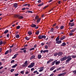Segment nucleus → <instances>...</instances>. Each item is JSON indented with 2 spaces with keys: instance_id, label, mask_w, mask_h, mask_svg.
I'll use <instances>...</instances> for the list:
<instances>
[{
  "instance_id": "1",
  "label": "nucleus",
  "mask_w": 76,
  "mask_h": 76,
  "mask_svg": "<svg viewBox=\"0 0 76 76\" xmlns=\"http://www.w3.org/2000/svg\"><path fill=\"white\" fill-rule=\"evenodd\" d=\"M66 59H67L66 61V63H69L70 62V61H71L72 60V58H71V56H65L63 58H61L60 59L61 61H64V60H66Z\"/></svg>"
},
{
  "instance_id": "2",
  "label": "nucleus",
  "mask_w": 76,
  "mask_h": 76,
  "mask_svg": "<svg viewBox=\"0 0 76 76\" xmlns=\"http://www.w3.org/2000/svg\"><path fill=\"white\" fill-rule=\"evenodd\" d=\"M15 18H18L20 19H23V16H20V15H15Z\"/></svg>"
},
{
  "instance_id": "3",
  "label": "nucleus",
  "mask_w": 76,
  "mask_h": 76,
  "mask_svg": "<svg viewBox=\"0 0 76 76\" xmlns=\"http://www.w3.org/2000/svg\"><path fill=\"white\" fill-rule=\"evenodd\" d=\"M31 28H35V29H38V26L34 24H32L31 25Z\"/></svg>"
},
{
  "instance_id": "4",
  "label": "nucleus",
  "mask_w": 76,
  "mask_h": 76,
  "mask_svg": "<svg viewBox=\"0 0 76 76\" xmlns=\"http://www.w3.org/2000/svg\"><path fill=\"white\" fill-rule=\"evenodd\" d=\"M35 64V63L32 62L31 63V64L28 66V68H32V67H33L34 66V65Z\"/></svg>"
},
{
  "instance_id": "5",
  "label": "nucleus",
  "mask_w": 76,
  "mask_h": 76,
  "mask_svg": "<svg viewBox=\"0 0 76 76\" xmlns=\"http://www.w3.org/2000/svg\"><path fill=\"white\" fill-rule=\"evenodd\" d=\"M69 24L70 26H75V23H69Z\"/></svg>"
},
{
  "instance_id": "6",
  "label": "nucleus",
  "mask_w": 76,
  "mask_h": 76,
  "mask_svg": "<svg viewBox=\"0 0 76 76\" xmlns=\"http://www.w3.org/2000/svg\"><path fill=\"white\" fill-rule=\"evenodd\" d=\"M58 55L59 56H62L63 55V52H58Z\"/></svg>"
},
{
  "instance_id": "7",
  "label": "nucleus",
  "mask_w": 76,
  "mask_h": 76,
  "mask_svg": "<svg viewBox=\"0 0 76 76\" xmlns=\"http://www.w3.org/2000/svg\"><path fill=\"white\" fill-rule=\"evenodd\" d=\"M30 73V70L27 69L25 72V74H28V73Z\"/></svg>"
},
{
  "instance_id": "8",
  "label": "nucleus",
  "mask_w": 76,
  "mask_h": 76,
  "mask_svg": "<svg viewBox=\"0 0 76 76\" xmlns=\"http://www.w3.org/2000/svg\"><path fill=\"white\" fill-rule=\"evenodd\" d=\"M13 7H14L15 8H17V7H18V4L17 3L14 4Z\"/></svg>"
},
{
  "instance_id": "9",
  "label": "nucleus",
  "mask_w": 76,
  "mask_h": 76,
  "mask_svg": "<svg viewBox=\"0 0 76 76\" xmlns=\"http://www.w3.org/2000/svg\"><path fill=\"white\" fill-rule=\"evenodd\" d=\"M59 63H60V60L58 61H57L55 62L56 65H58Z\"/></svg>"
},
{
  "instance_id": "10",
  "label": "nucleus",
  "mask_w": 76,
  "mask_h": 76,
  "mask_svg": "<svg viewBox=\"0 0 76 76\" xmlns=\"http://www.w3.org/2000/svg\"><path fill=\"white\" fill-rule=\"evenodd\" d=\"M53 61V59H50V60H49L47 62V64H49L51 62H52Z\"/></svg>"
},
{
  "instance_id": "11",
  "label": "nucleus",
  "mask_w": 76,
  "mask_h": 76,
  "mask_svg": "<svg viewBox=\"0 0 76 76\" xmlns=\"http://www.w3.org/2000/svg\"><path fill=\"white\" fill-rule=\"evenodd\" d=\"M35 57V56L34 55H33L30 58V60H33Z\"/></svg>"
},
{
  "instance_id": "12",
  "label": "nucleus",
  "mask_w": 76,
  "mask_h": 76,
  "mask_svg": "<svg viewBox=\"0 0 76 76\" xmlns=\"http://www.w3.org/2000/svg\"><path fill=\"white\" fill-rule=\"evenodd\" d=\"M38 38L39 39H42V35H39V36H38Z\"/></svg>"
},
{
  "instance_id": "13",
  "label": "nucleus",
  "mask_w": 76,
  "mask_h": 76,
  "mask_svg": "<svg viewBox=\"0 0 76 76\" xmlns=\"http://www.w3.org/2000/svg\"><path fill=\"white\" fill-rule=\"evenodd\" d=\"M54 69H55V67H54V66H53L50 69V70L52 71V70H53Z\"/></svg>"
},
{
  "instance_id": "14",
  "label": "nucleus",
  "mask_w": 76,
  "mask_h": 76,
  "mask_svg": "<svg viewBox=\"0 0 76 76\" xmlns=\"http://www.w3.org/2000/svg\"><path fill=\"white\" fill-rule=\"evenodd\" d=\"M56 44H60V43H61V41L59 40L58 41L56 42Z\"/></svg>"
},
{
  "instance_id": "15",
  "label": "nucleus",
  "mask_w": 76,
  "mask_h": 76,
  "mask_svg": "<svg viewBox=\"0 0 76 76\" xmlns=\"http://www.w3.org/2000/svg\"><path fill=\"white\" fill-rule=\"evenodd\" d=\"M76 28H75L74 29H72V30H71L70 31V32H72V33H73V32H75V31H76Z\"/></svg>"
},
{
  "instance_id": "16",
  "label": "nucleus",
  "mask_w": 76,
  "mask_h": 76,
  "mask_svg": "<svg viewBox=\"0 0 76 76\" xmlns=\"http://www.w3.org/2000/svg\"><path fill=\"white\" fill-rule=\"evenodd\" d=\"M65 38H66V36H64L62 37L61 38L60 40H63L64 39H65Z\"/></svg>"
},
{
  "instance_id": "17",
  "label": "nucleus",
  "mask_w": 76,
  "mask_h": 76,
  "mask_svg": "<svg viewBox=\"0 0 76 76\" xmlns=\"http://www.w3.org/2000/svg\"><path fill=\"white\" fill-rule=\"evenodd\" d=\"M66 45V44L65 42H63L62 45H61V47H63L64 46H65Z\"/></svg>"
},
{
  "instance_id": "18",
  "label": "nucleus",
  "mask_w": 76,
  "mask_h": 76,
  "mask_svg": "<svg viewBox=\"0 0 76 76\" xmlns=\"http://www.w3.org/2000/svg\"><path fill=\"white\" fill-rule=\"evenodd\" d=\"M54 29L53 28H52L50 30V32H54Z\"/></svg>"
},
{
  "instance_id": "19",
  "label": "nucleus",
  "mask_w": 76,
  "mask_h": 76,
  "mask_svg": "<svg viewBox=\"0 0 76 76\" xmlns=\"http://www.w3.org/2000/svg\"><path fill=\"white\" fill-rule=\"evenodd\" d=\"M57 61V60H55L52 63V66H53V65H54V64H55V63H56V61Z\"/></svg>"
},
{
  "instance_id": "20",
  "label": "nucleus",
  "mask_w": 76,
  "mask_h": 76,
  "mask_svg": "<svg viewBox=\"0 0 76 76\" xmlns=\"http://www.w3.org/2000/svg\"><path fill=\"white\" fill-rule=\"evenodd\" d=\"M17 66H18V64H16L12 66V68H15V67H16Z\"/></svg>"
},
{
  "instance_id": "21",
  "label": "nucleus",
  "mask_w": 76,
  "mask_h": 76,
  "mask_svg": "<svg viewBox=\"0 0 76 76\" xmlns=\"http://www.w3.org/2000/svg\"><path fill=\"white\" fill-rule=\"evenodd\" d=\"M66 74V72H65L62 73H61V76H64Z\"/></svg>"
},
{
  "instance_id": "22",
  "label": "nucleus",
  "mask_w": 76,
  "mask_h": 76,
  "mask_svg": "<svg viewBox=\"0 0 76 76\" xmlns=\"http://www.w3.org/2000/svg\"><path fill=\"white\" fill-rule=\"evenodd\" d=\"M28 33L29 35H31L32 34V33L31 31H28Z\"/></svg>"
},
{
  "instance_id": "23",
  "label": "nucleus",
  "mask_w": 76,
  "mask_h": 76,
  "mask_svg": "<svg viewBox=\"0 0 76 76\" xmlns=\"http://www.w3.org/2000/svg\"><path fill=\"white\" fill-rule=\"evenodd\" d=\"M38 59H40L41 58V55L40 54L38 55Z\"/></svg>"
},
{
  "instance_id": "24",
  "label": "nucleus",
  "mask_w": 76,
  "mask_h": 76,
  "mask_svg": "<svg viewBox=\"0 0 76 76\" xmlns=\"http://www.w3.org/2000/svg\"><path fill=\"white\" fill-rule=\"evenodd\" d=\"M73 35V33L71 32L69 33V35L70 36V37H71Z\"/></svg>"
},
{
  "instance_id": "25",
  "label": "nucleus",
  "mask_w": 76,
  "mask_h": 76,
  "mask_svg": "<svg viewBox=\"0 0 76 76\" xmlns=\"http://www.w3.org/2000/svg\"><path fill=\"white\" fill-rule=\"evenodd\" d=\"M15 37L16 38H19L20 37V36L19 34H17L15 36Z\"/></svg>"
},
{
  "instance_id": "26",
  "label": "nucleus",
  "mask_w": 76,
  "mask_h": 76,
  "mask_svg": "<svg viewBox=\"0 0 76 76\" xmlns=\"http://www.w3.org/2000/svg\"><path fill=\"white\" fill-rule=\"evenodd\" d=\"M59 39H60V38H59V37H58L56 38V42H57V41H58L59 40Z\"/></svg>"
},
{
  "instance_id": "27",
  "label": "nucleus",
  "mask_w": 76,
  "mask_h": 76,
  "mask_svg": "<svg viewBox=\"0 0 76 76\" xmlns=\"http://www.w3.org/2000/svg\"><path fill=\"white\" fill-rule=\"evenodd\" d=\"M48 50H44L43 51V53H48Z\"/></svg>"
},
{
  "instance_id": "28",
  "label": "nucleus",
  "mask_w": 76,
  "mask_h": 76,
  "mask_svg": "<svg viewBox=\"0 0 76 76\" xmlns=\"http://www.w3.org/2000/svg\"><path fill=\"white\" fill-rule=\"evenodd\" d=\"M26 48L24 47L23 48H20V50H26Z\"/></svg>"
},
{
  "instance_id": "29",
  "label": "nucleus",
  "mask_w": 76,
  "mask_h": 76,
  "mask_svg": "<svg viewBox=\"0 0 76 76\" xmlns=\"http://www.w3.org/2000/svg\"><path fill=\"white\" fill-rule=\"evenodd\" d=\"M43 38H44V39H45V38H46V36L45 35H42V39H43Z\"/></svg>"
},
{
  "instance_id": "30",
  "label": "nucleus",
  "mask_w": 76,
  "mask_h": 76,
  "mask_svg": "<svg viewBox=\"0 0 76 76\" xmlns=\"http://www.w3.org/2000/svg\"><path fill=\"white\" fill-rule=\"evenodd\" d=\"M35 19L37 20H38V19H39V16L37 15H36L35 17Z\"/></svg>"
},
{
  "instance_id": "31",
  "label": "nucleus",
  "mask_w": 76,
  "mask_h": 76,
  "mask_svg": "<svg viewBox=\"0 0 76 76\" xmlns=\"http://www.w3.org/2000/svg\"><path fill=\"white\" fill-rule=\"evenodd\" d=\"M20 28V26H16V28L17 29H19Z\"/></svg>"
},
{
  "instance_id": "32",
  "label": "nucleus",
  "mask_w": 76,
  "mask_h": 76,
  "mask_svg": "<svg viewBox=\"0 0 76 76\" xmlns=\"http://www.w3.org/2000/svg\"><path fill=\"white\" fill-rule=\"evenodd\" d=\"M25 38L26 39V40H29L30 39L28 37H26Z\"/></svg>"
},
{
  "instance_id": "33",
  "label": "nucleus",
  "mask_w": 76,
  "mask_h": 76,
  "mask_svg": "<svg viewBox=\"0 0 76 76\" xmlns=\"http://www.w3.org/2000/svg\"><path fill=\"white\" fill-rule=\"evenodd\" d=\"M9 32V30H6L4 32V33L5 34H7V32Z\"/></svg>"
},
{
  "instance_id": "34",
  "label": "nucleus",
  "mask_w": 76,
  "mask_h": 76,
  "mask_svg": "<svg viewBox=\"0 0 76 76\" xmlns=\"http://www.w3.org/2000/svg\"><path fill=\"white\" fill-rule=\"evenodd\" d=\"M39 33V31H37L36 32L35 34L36 35H38Z\"/></svg>"
},
{
  "instance_id": "35",
  "label": "nucleus",
  "mask_w": 76,
  "mask_h": 76,
  "mask_svg": "<svg viewBox=\"0 0 76 76\" xmlns=\"http://www.w3.org/2000/svg\"><path fill=\"white\" fill-rule=\"evenodd\" d=\"M40 20H41V19L40 18L38 19L37 20V23H38L39 22V21H40Z\"/></svg>"
},
{
  "instance_id": "36",
  "label": "nucleus",
  "mask_w": 76,
  "mask_h": 76,
  "mask_svg": "<svg viewBox=\"0 0 76 76\" xmlns=\"http://www.w3.org/2000/svg\"><path fill=\"white\" fill-rule=\"evenodd\" d=\"M22 66L23 67H26V66H27V65L24 64L22 65Z\"/></svg>"
},
{
  "instance_id": "37",
  "label": "nucleus",
  "mask_w": 76,
  "mask_h": 76,
  "mask_svg": "<svg viewBox=\"0 0 76 76\" xmlns=\"http://www.w3.org/2000/svg\"><path fill=\"white\" fill-rule=\"evenodd\" d=\"M58 55V53H57L54 54V56H56Z\"/></svg>"
},
{
  "instance_id": "38",
  "label": "nucleus",
  "mask_w": 76,
  "mask_h": 76,
  "mask_svg": "<svg viewBox=\"0 0 76 76\" xmlns=\"http://www.w3.org/2000/svg\"><path fill=\"white\" fill-rule=\"evenodd\" d=\"M9 50H7V51L5 53V54L6 55L7 54H8V53H9Z\"/></svg>"
},
{
  "instance_id": "39",
  "label": "nucleus",
  "mask_w": 76,
  "mask_h": 76,
  "mask_svg": "<svg viewBox=\"0 0 76 76\" xmlns=\"http://www.w3.org/2000/svg\"><path fill=\"white\" fill-rule=\"evenodd\" d=\"M43 70H44V69H41L39 70V72H42Z\"/></svg>"
},
{
  "instance_id": "40",
  "label": "nucleus",
  "mask_w": 76,
  "mask_h": 76,
  "mask_svg": "<svg viewBox=\"0 0 76 76\" xmlns=\"http://www.w3.org/2000/svg\"><path fill=\"white\" fill-rule=\"evenodd\" d=\"M60 29H63L64 28V26H61L60 27Z\"/></svg>"
},
{
  "instance_id": "41",
  "label": "nucleus",
  "mask_w": 76,
  "mask_h": 76,
  "mask_svg": "<svg viewBox=\"0 0 76 76\" xmlns=\"http://www.w3.org/2000/svg\"><path fill=\"white\" fill-rule=\"evenodd\" d=\"M61 67H59L57 69V71H58V70H61Z\"/></svg>"
},
{
  "instance_id": "42",
  "label": "nucleus",
  "mask_w": 76,
  "mask_h": 76,
  "mask_svg": "<svg viewBox=\"0 0 76 76\" xmlns=\"http://www.w3.org/2000/svg\"><path fill=\"white\" fill-rule=\"evenodd\" d=\"M50 44H51L50 42L46 43L47 45H50Z\"/></svg>"
},
{
  "instance_id": "43",
  "label": "nucleus",
  "mask_w": 76,
  "mask_h": 76,
  "mask_svg": "<svg viewBox=\"0 0 76 76\" xmlns=\"http://www.w3.org/2000/svg\"><path fill=\"white\" fill-rule=\"evenodd\" d=\"M28 13H33V12L31 11H28Z\"/></svg>"
},
{
  "instance_id": "44",
  "label": "nucleus",
  "mask_w": 76,
  "mask_h": 76,
  "mask_svg": "<svg viewBox=\"0 0 76 76\" xmlns=\"http://www.w3.org/2000/svg\"><path fill=\"white\" fill-rule=\"evenodd\" d=\"M73 74H74V75H75L76 74V70H74L73 72Z\"/></svg>"
},
{
  "instance_id": "45",
  "label": "nucleus",
  "mask_w": 76,
  "mask_h": 76,
  "mask_svg": "<svg viewBox=\"0 0 76 76\" xmlns=\"http://www.w3.org/2000/svg\"><path fill=\"white\" fill-rule=\"evenodd\" d=\"M3 42L2 41H1L0 42V45H1L3 44Z\"/></svg>"
},
{
  "instance_id": "46",
  "label": "nucleus",
  "mask_w": 76,
  "mask_h": 76,
  "mask_svg": "<svg viewBox=\"0 0 76 76\" xmlns=\"http://www.w3.org/2000/svg\"><path fill=\"white\" fill-rule=\"evenodd\" d=\"M34 48H31L29 50L30 51H32V50H34Z\"/></svg>"
},
{
  "instance_id": "47",
  "label": "nucleus",
  "mask_w": 76,
  "mask_h": 76,
  "mask_svg": "<svg viewBox=\"0 0 76 76\" xmlns=\"http://www.w3.org/2000/svg\"><path fill=\"white\" fill-rule=\"evenodd\" d=\"M15 70V69H12L10 70L11 72H13Z\"/></svg>"
},
{
  "instance_id": "48",
  "label": "nucleus",
  "mask_w": 76,
  "mask_h": 76,
  "mask_svg": "<svg viewBox=\"0 0 76 76\" xmlns=\"http://www.w3.org/2000/svg\"><path fill=\"white\" fill-rule=\"evenodd\" d=\"M71 57H72V58H76V56H72Z\"/></svg>"
},
{
  "instance_id": "49",
  "label": "nucleus",
  "mask_w": 76,
  "mask_h": 76,
  "mask_svg": "<svg viewBox=\"0 0 76 76\" xmlns=\"http://www.w3.org/2000/svg\"><path fill=\"white\" fill-rule=\"evenodd\" d=\"M56 23H55L53 25V27H54V26H56Z\"/></svg>"
},
{
  "instance_id": "50",
  "label": "nucleus",
  "mask_w": 76,
  "mask_h": 76,
  "mask_svg": "<svg viewBox=\"0 0 76 76\" xmlns=\"http://www.w3.org/2000/svg\"><path fill=\"white\" fill-rule=\"evenodd\" d=\"M45 49H47V48H48V46L46 45L45 46Z\"/></svg>"
},
{
  "instance_id": "51",
  "label": "nucleus",
  "mask_w": 76,
  "mask_h": 76,
  "mask_svg": "<svg viewBox=\"0 0 76 76\" xmlns=\"http://www.w3.org/2000/svg\"><path fill=\"white\" fill-rule=\"evenodd\" d=\"M27 63H28V61H25V63H24V64L26 65V64H27Z\"/></svg>"
},
{
  "instance_id": "52",
  "label": "nucleus",
  "mask_w": 76,
  "mask_h": 76,
  "mask_svg": "<svg viewBox=\"0 0 76 76\" xmlns=\"http://www.w3.org/2000/svg\"><path fill=\"white\" fill-rule=\"evenodd\" d=\"M38 3H41V0H39L38 1Z\"/></svg>"
},
{
  "instance_id": "53",
  "label": "nucleus",
  "mask_w": 76,
  "mask_h": 76,
  "mask_svg": "<svg viewBox=\"0 0 76 76\" xmlns=\"http://www.w3.org/2000/svg\"><path fill=\"white\" fill-rule=\"evenodd\" d=\"M14 62H15V60H12L11 61V63H14Z\"/></svg>"
},
{
  "instance_id": "54",
  "label": "nucleus",
  "mask_w": 76,
  "mask_h": 76,
  "mask_svg": "<svg viewBox=\"0 0 76 76\" xmlns=\"http://www.w3.org/2000/svg\"><path fill=\"white\" fill-rule=\"evenodd\" d=\"M20 73L21 74H23H23H24V72H23V71H21Z\"/></svg>"
},
{
  "instance_id": "55",
  "label": "nucleus",
  "mask_w": 76,
  "mask_h": 76,
  "mask_svg": "<svg viewBox=\"0 0 76 76\" xmlns=\"http://www.w3.org/2000/svg\"><path fill=\"white\" fill-rule=\"evenodd\" d=\"M18 55V54H16L14 55V56L15 57V58H16V57L17 56V55Z\"/></svg>"
},
{
  "instance_id": "56",
  "label": "nucleus",
  "mask_w": 76,
  "mask_h": 76,
  "mask_svg": "<svg viewBox=\"0 0 76 76\" xmlns=\"http://www.w3.org/2000/svg\"><path fill=\"white\" fill-rule=\"evenodd\" d=\"M2 51V48H0V53H1V52Z\"/></svg>"
},
{
  "instance_id": "57",
  "label": "nucleus",
  "mask_w": 76,
  "mask_h": 76,
  "mask_svg": "<svg viewBox=\"0 0 76 76\" xmlns=\"http://www.w3.org/2000/svg\"><path fill=\"white\" fill-rule=\"evenodd\" d=\"M23 6H28V4H25L23 5Z\"/></svg>"
},
{
  "instance_id": "58",
  "label": "nucleus",
  "mask_w": 76,
  "mask_h": 76,
  "mask_svg": "<svg viewBox=\"0 0 76 76\" xmlns=\"http://www.w3.org/2000/svg\"><path fill=\"white\" fill-rule=\"evenodd\" d=\"M56 28V29H58V28H59V27H58V26H56V27H55Z\"/></svg>"
},
{
  "instance_id": "59",
  "label": "nucleus",
  "mask_w": 76,
  "mask_h": 76,
  "mask_svg": "<svg viewBox=\"0 0 76 76\" xmlns=\"http://www.w3.org/2000/svg\"><path fill=\"white\" fill-rule=\"evenodd\" d=\"M9 51L10 53H11L12 52V49H10Z\"/></svg>"
},
{
  "instance_id": "60",
  "label": "nucleus",
  "mask_w": 76,
  "mask_h": 76,
  "mask_svg": "<svg viewBox=\"0 0 76 76\" xmlns=\"http://www.w3.org/2000/svg\"><path fill=\"white\" fill-rule=\"evenodd\" d=\"M18 33H19V32H18V31H17V32H16V33H15V35H17V34H18Z\"/></svg>"
},
{
  "instance_id": "61",
  "label": "nucleus",
  "mask_w": 76,
  "mask_h": 76,
  "mask_svg": "<svg viewBox=\"0 0 76 76\" xmlns=\"http://www.w3.org/2000/svg\"><path fill=\"white\" fill-rule=\"evenodd\" d=\"M25 9H26L25 8H23L21 9V10H25Z\"/></svg>"
},
{
  "instance_id": "62",
  "label": "nucleus",
  "mask_w": 76,
  "mask_h": 76,
  "mask_svg": "<svg viewBox=\"0 0 76 76\" xmlns=\"http://www.w3.org/2000/svg\"><path fill=\"white\" fill-rule=\"evenodd\" d=\"M44 45V43H41V45L42 46V45Z\"/></svg>"
},
{
  "instance_id": "63",
  "label": "nucleus",
  "mask_w": 76,
  "mask_h": 76,
  "mask_svg": "<svg viewBox=\"0 0 76 76\" xmlns=\"http://www.w3.org/2000/svg\"><path fill=\"white\" fill-rule=\"evenodd\" d=\"M34 73H31V75L30 76H34Z\"/></svg>"
},
{
  "instance_id": "64",
  "label": "nucleus",
  "mask_w": 76,
  "mask_h": 76,
  "mask_svg": "<svg viewBox=\"0 0 76 76\" xmlns=\"http://www.w3.org/2000/svg\"><path fill=\"white\" fill-rule=\"evenodd\" d=\"M54 75V74H52L49 75V76H53Z\"/></svg>"
}]
</instances>
